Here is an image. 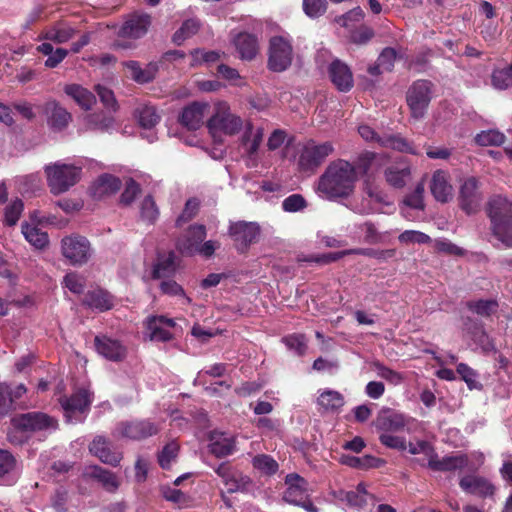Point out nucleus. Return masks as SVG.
I'll list each match as a JSON object with an SVG mask.
<instances>
[{
  "instance_id": "72a5a7b5",
  "label": "nucleus",
  "mask_w": 512,
  "mask_h": 512,
  "mask_svg": "<svg viewBox=\"0 0 512 512\" xmlns=\"http://www.w3.org/2000/svg\"><path fill=\"white\" fill-rule=\"evenodd\" d=\"M120 187L119 178L111 174H103L93 183L91 193L95 198H103L116 193Z\"/></svg>"
},
{
  "instance_id": "4c0bfd02",
  "label": "nucleus",
  "mask_w": 512,
  "mask_h": 512,
  "mask_svg": "<svg viewBox=\"0 0 512 512\" xmlns=\"http://www.w3.org/2000/svg\"><path fill=\"white\" fill-rule=\"evenodd\" d=\"M423 194H424L423 184H418L413 192H411L405 196V198L403 200V204L401 206V212L405 218L411 219L409 209H414V210H423L424 209Z\"/></svg>"
},
{
  "instance_id": "dca6fc26",
  "label": "nucleus",
  "mask_w": 512,
  "mask_h": 512,
  "mask_svg": "<svg viewBox=\"0 0 512 512\" xmlns=\"http://www.w3.org/2000/svg\"><path fill=\"white\" fill-rule=\"evenodd\" d=\"M146 335L151 341L166 342L172 338L175 321L164 316H150L146 322Z\"/></svg>"
},
{
  "instance_id": "412c9836",
  "label": "nucleus",
  "mask_w": 512,
  "mask_h": 512,
  "mask_svg": "<svg viewBox=\"0 0 512 512\" xmlns=\"http://www.w3.org/2000/svg\"><path fill=\"white\" fill-rule=\"evenodd\" d=\"M94 346L98 354L110 361H121L127 353L126 347L119 340L107 336H96Z\"/></svg>"
},
{
  "instance_id": "f03ea898",
  "label": "nucleus",
  "mask_w": 512,
  "mask_h": 512,
  "mask_svg": "<svg viewBox=\"0 0 512 512\" xmlns=\"http://www.w3.org/2000/svg\"><path fill=\"white\" fill-rule=\"evenodd\" d=\"M489 216L494 236L507 248L512 247V202L501 195L489 201Z\"/></svg>"
},
{
  "instance_id": "1a4fd4ad",
  "label": "nucleus",
  "mask_w": 512,
  "mask_h": 512,
  "mask_svg": "<svg viewBox=\"0 0 512 512\" xmlns=\"http://www.w3.org/2000/svg\"><path fill=\"white\" fill-rule=\"evenodd\" d=\"M61 250L63 256L72 265H83L92 255L90 242L80 235L64 237L61 241Z\"/></svg>"
},
{
  "instance_id": "f257e3e1",
  "label": "nucleus",
  "mask_w": 512,
  "mask_h": 512,
  "mask_svg": "<svg viewBox=\"0 0 512 512\" xmlns=\"http://www.w3.org/2000/svg\"><path fill=\"white\" fill-rule=\"evenodd\" d=\"M383 160L381 155L365 152L358 157L356 166L345 160L332 162L319 180L318 190L327 198L349 195L361 174H367L378 167Z\"/></svg>"
},
{
  "instance_id": "c85d7f7f",
  "label": "nucleus",
  "mask_w": 512,
  "mask_h": 512,
  "mask_svg": "<svg viewBox=\"0 0 512 512\" xmlns=\"http://www.w3.org/2000/svg\"><path fill=\"white\" fill-rule=\"evenodd\" d=\"M475 141L480 146H498L504 144V149L509 158L512 159V131L505 136L497 130H487L478 133Z\"/></svg>"
},
{
  "instance_id": "6ab92c4d",
  "label": "nucleus",
  "mask_w": 512,
  "mask_h": 512,
  "mask_svg": "<svg viewBox=\"0 0 512 512\" xmlns=\"http://www.w3.org/2000/svg\"><path fill=\"white\" fill-rule=\"evenodd\" d=\"M460 488L468 494L481 498L492 497L495 486L485 477L478 475H466L459 481Z\"/></svg>"
},
{
  "instance_id": "ddd939ff",
  "label": "nucleus",
  "mask_w": 512,
  "mask_h": 512,
  "mask_svg": "<svg viewBox=\"0 0 512 512\" xmlns=\"http://www.w3.org/2000/svg\"><path fill=\"white\" fill-rule=\"evenodd\" d=\"M459 202L461 209L468 215L476 213L481 204L478 181L474 177L466 178L460 186Z\"/></svg>"
},
{
  "instance_id": "6e6552de",
  "label": "nucleus",
  "mask_w": 512,
  "mask_h": 512,
  "mask_svg": "<svg viewBox=\"0 0 512 512\" xmlns=\"http://www.w3.org/2000/svg\"><path fill=\"white\" fill-rule=\"evenodd\" d=\"M91 402L92 394L86 388L77 390L69 397H61L60 404L66 421L69 423L82 421L83 415L88 410Z\"/></svg>"
},
{
  "instance_id": "423d86ee",
  "label": "nucleus",
  "mask_w": 512,
  "mask_h": 512,
  "mask_svg": "<svg viewBox=\"0 0 512 512\" xmlns=\"http://www.w3.org/2000/svg\"><path fill=\"white\" fill-rule=\"evenodd\" d=\"M293 60L291 39L285 36H274L269 41L268 68L273 72L287 70Z\"/></svg>"
},
{
  "instance_id": "e433bc0d",
  "label": "nucleus",
  "mask_w": 512,
  "mask_h": 512,
  "mask_svg": "<svg viewBox=\"0 0 512 512\" xmlns=\"http://www.w3.org/2000/svg\"><path fill=\"white\" fill-rule=\"evenodd\" d=\"M83 303L91 309L105 311L113 307V297L102 289H94L87 293Z\"/></svg>"
},
{
  "instance_id": "49530a36",
  "label": "nucleus",
  "mask_w": 512,
  "mask_h": 512,
  "mask_svg": "<svg viewBox=\"0 0 512 512\" xmlns=\"http://www.w3.org/2000/svg\"><path fill=\"white\" fill-rule=\"evenodd\" d=\"M206 237V229L203 225H193L190 226L189 229L185 232V234L180 237L177 241L178 250L184 254L188 255V252L182 247L184 242L197 243L199 245Z\"/></svg>"
},
{
  "instance_id": "ea45409f",
  "label": "nucleus",
  "mask_w": 512,
  "mask_h": 512,
  "mask_svg": "<svg viewBox=\"0 0 512 512\" xmlns=\"http://www.w3.org/2000/svg\"><path fill=\"white\" fill-rule=\"evenodd\" d=\"M114 125V119L101 113L86 115L82 120V128L85 130L108 131Z\"/></svg>"
},
{
  "instance_id": "f3484780",
  "label": "nucleus",
  "mask_w": 512,
  "mask_h": 512,
  "mask_svg": "<svg viewBox=\"0 0 512 512\" xmlns=\"http://www.w3.org/2000/svg\"><path fill=\"white\" fill-rule=\"evenodd\" d=\"M285 484L287 485L283 495L285 502L298 506L303 500L308 499V483L298 474H288L285 478Z\"/></svg>"
},
{
  "instance_id": "338daca9",
  "label": "nucleus",
  "mask_w": 512,
  "mask_h": 512,
  "mask_svg": "<svg viewBox=\"0 0 512 512\" xmlns=\"http://www.w3.org/2000/svg\"><path fill=\"white\" fill-rule=\"evenodd\" d=\"M374 368L379 377L390 382L393 385H398L403 380V377L400 373L384 366L379 362L374 363Z\"/></svg>"
},
{
  "instance_id": "09e8293b",
  "label": "nucleus",
  "mask_w": 512,
  "mask_h": 512,
  "mask_svg": "<svg viewBox=\"0 0 512 512\" xmlns=\"http://www.w3.org/2000/svg\"><path fill=\"white\" fill-rule=\"evenodd\" d=\"M491 84L495 89L505 90L512 85V64L495 69L491 75Z\"/></svg>"
},
{
  "instance_id": "864d4df0",
  "label": "nucleus",
  "mask_w": 512,
  "mask_h": 512,
  "mask_svg": "<svg viewBox=\"0 0 512 512\" xmlns=\"http://www.w3.org/2000/svg\"><path fill=\"white\" fill-rule=\"evenodd\" d=\"M140 216L148 224H153L158 219L159 210L151 196H146L141 202Z\"/></svg>"
},
{
  "instance_id": "69168bd1",
  "label": "nucleus",
  "mask_w": 512,
  "mask_h": 512,
  "mask_svg": "<svg viewBox=\"0 0 512 512\" xmlns=\"http://www.w3.org/2000/svg\"><path fill=\"white\" fill-rule=\"evenodd\" d=\"M307 203L302 195L292 194L282 202V208L285 212L295 213L303 210Z\"/></svg>"
},
{
  "instance_id": "c756f323",
  "label": "nucleus",
  "mask_w": 512,
  "mask_h": 512,
  "mask_svg": "<svg viewBox=\"0 0 512 512\" xmlns=\"http://www.w3.org/2000/svg\"><path fill=\"white\" fill-rule=\"evenodd\" d=\"M329 76L338 90L346 92L353 87V76L349 67L339 60L329 66Z\"/></svg>"
},
{
  "instance_id": "6e6d98bb",
  "label": "nucleus",
  "mask_w": 512,
  "mask_h": 512,
  "mask_svg": "<svg viewBox=\"0 0 512 512\" xmlns=\"http://www.w3.org/2000/svg\"><path fill=\"white\" fill-rule=\"evenodd\" d=\"M288 350L298 356L304 355L307 349V339L303 334H291L282 339Z\"/></svg>"
},
{
  "instance_id": "9b49d317",
  "label": "nucleus",
  "mask_w": 512,
  "mask_h": 512,
  "mask_svg": "<svg viewBox=\"0 0 512 512\" xmlns=\"http://www.w3.org/2000/svg\"><path fill=\"white\" fill-rule=\"evenodd\" d=\"M334 151L331 142L315 144L307 143L299 156V166L303 170H313L319 166Z\"/></svg>"
},
{
  "instance_id": "f704fd0d",
  "label": "nucleus",
  "mask_w": 512,
  "mask_h": 512,
  "mask_svg": "<svg viewBox=\"0 0 512 512\" xmlns=\"http://www.w3.org/2000/svg\"><path fill=\"white\" fill-rule=\"evenodd\" d=\"M64 92L85 110H90L96 102L94 94L79 84L66 85Z\"/></svg>"
},
{
  "instance_id": "4468645a",
  "label": "nucleus",
  "mask_w": 512,
  "mask_h": 512,
  "mask_svg": "<svg viewBox=\"0 0 512 512\" xmlns=\"http://www.w3.org/2000/svg\"><path fill=\"white\" fill-rule=\"evenodd\" d=\"M229 232L237 250L244 252L251 243L256 241L260 228L253 222H237L230 226Z\"/></svg>"
},
{
  "instance_id": "393cba45",
  "label": "nucleus",
  "mask_w": 512,
  "mask_h": 512,
  "mask_svg": "<svg viewBox=\"0 0 512 512\" xmlns=\"http://www.w3.org/2000/svg\"><path fill=\"white\" fill-rule=\"evenodd\" d=\"M387 183L395 188H403L411 179V167L407 161L401 159L384 171Z\"/></svg>"
},
{
  "instance_id": "aec40b11",
  "label": "nucleus",
  "mask_w": 512,
  "mask_h": 512,
  "mask_svg": "<svg viewBox=\"0 0 512 512\" xmlns=\"http://www.w3.org/2000/svg\"><path fill=\"white\" fill-rule=\"evenodd\" d=\"M151 24V17L145 13L131 15L119 30L122 38L139 39L143 37Z\"/></svg>"
},
{
  "instance_id": "7c9ffc66",
  "label": "nucleus",
  "mask_w": 512,
  "mask_h": 512,
  "mask_svg": "<svg viewBox=\"0 0 512 512\" xmlns=\"http://www.w3.org/2000/svg\"><path fill=\"white\" fill-rule=\"evenodd\" d=\"M209 442V451L218 458L228 456L235 451V439L226 433L211 432Z\"/></svg>"
},
{
  "instance_id": "3c124183",
  "label": "nucleus",
  "mask_w": 512,
  "mask_h": 512,
  "mask_svg": "<svg viewBox=\"0 0 512 512\" xmlns=\"http://www.w3.org/2000/svg\"><path fill=\"white\" fill-rule=\"evenodd\" d=\"M179 452V445L176 441L167 443L158 454V462L161 468L169 469L176 461Z\"/></svg>"
},
{
  "instance_id": "0eeeda50",
  "label": "nucleus",
  "mask_w": 512,
  "mask_h": 512,
  "mask_svg": "<svg viewBox=\"0 0 512 512\" xmlns=\"http://www.w3.org/2000/svg\"><path fill=\"white\" fill-rule=\"evenodd\" d=\"M432 83L427 80L415 81L407 91L406 100L411 116L420 120L425 116L432 99Z\"/></svg>"
},
{
  "instance_id": "e2e57ef3",
  "label": "nucleus",
  "mask_w": 512,
  "mask_h": 512,
  "mask_svg": "<svg viewBox=\"0 0 512 512\" xmlns=\"http://www.w3.org/2000/svg\"><path fill=\"white\" fill-rule=\"evenodd\" d=\"M24 204L22 200L15 199L5 208V222L12 226L17 223L23 211Z\"/></svg>"
},
{
  "instance_id": "c9c22d12",
  "label": "nucleus",
  "mask_w": 512,
  "mask_h": 512,
  "mask_svg": "<svg viewBox=\"0 0 512 512\" xmlns=\"http://www.w3.org/2000/svg\"><path fill=\"white\" fill-rule=\"evenodd\" d=\"M234 45L240 57L245 60H251L258 52L257 38L248 33H239L234 38Z\"/></svg>"
},
{
  "instance_id": "39448f33",
  "label": "nucleus",
  "mask_w": 512,
  "mask_h": 512,
  "mask_svg": "<svg viewBox=\"0 0 512 512\" xmlns=\"http://www.w3.org/2000/svg\"><path fill=\"white\" fill-rule=\"evenodd\" d=\"M241 118L230 111V106L225 101H219L214 105V111L207 121V128L214 139L221 134L234 135L242 128Z\"/></svg>"
},
{
  "instance_id": "4d7b16f0",
  "label": "nucleus",
  "mask_w": 512,
  "mask_h": 512,
  "mask_svg": "<svg viewBox=\"0 0 512 512\" xmlns=\"http://www.w3.org/2000/svg\"><path fill=\"white\" fill-rule=\"evenodd\" d=\"M327 0H303V11L311 19H316L325 14Z\"/></svg>"
},
{
  "instance_id": "603ef678",
  "label": "nucleus",
  "mask_w": 512,
  "mask_h": 512,
  "mask_svg": "<svg viewBox=\"0 0 512 512\" xmlns=\"http://www.w3.org/2000/svg\"><path fill=\"white\" fill-rule=\"evenodd\" d=\"M200 24L196 19H188L182 23L173 35V42L181 45L186 39L192 37L199 30Z\"/></svg>"
},
{
  "instance_id": "9d476101",
  "label": "nucleus",
  "mask_w": 512,
  "mask_h": 512,
  "mask_svg": "<svg viewBox=\"0 0 512 512\" xmlns=\"http://www.w3.org/2000/svg\"><path fill=\"white\" fill-rule=\"evenodd\" d=\"M358 132L365 141L373 142L381 147H387L414 155L418 154L414 147L400 136H379L368 125H360L358 127Z\"/></svg>"
},
{
  "instance_id": "79ce46f5",
  "label": "nucleus",
  "mask_w": 512,
  "mask_h": 512,
  "mask_svg": "<svg viewBox=\"0 0 512 512\" xmlns=\"http://www.w3.org/2000/svg\"><path fill=\"white\" fill-rule=\"evenodd\" d=\"M37 50L44 55H47L48 58L45 61V66L47 68H55L57 67L68 55V50L64 48L53 49V46L49 42H44L38 46Z\"/></svg>"
},
{
  "instance_id": "680f3d73",
  "label": "nucleus",
  "mask_w": 512,
  "mask_h": 512,
  "mask_svg": "<svg viewBox=\"0 0 512 512\" xmlns=\"http://www.w3.org/2000/svg\"><path fill=\"white\" fill-rule=\"evenodd\" d=\"M380 442L391 449L399 451L407 450L406 439L402 436L395 435V433H381L379 435Z\"/></svg>"
},
{
  "instance_id": "052dcab7",
  "label": "nucleus",
  "mask_w": 512,
  "mask_h": 512,
  "mask_svg": "<svg viewBox=\"0 0 512 512\" xmlns=\"http://www.w3.org/2000/svg\"><path fill=\"white\" fill-rule=\"evenodd\" d=\"M468 308L481 316H489L497 310L498 304L494 300H478L468 302Z\"/></svg>"
},
{
  "instance_id": "7ed1b4c3",
  "label": "nucleus",
  "mask_w": 512,
  "mask_h": 512,
  "mask_svg": "<svg viewBox=\"0 0 512 512\" xmlns=\"http://www.w3.org/2000/svg\"><path fill=\"white\" fill-rule=\"evenodd\" d=\"M14 431L8 434L12 443L18 444L22 439H18L14 433L17 432H48L51 433L58 428L57 420L42 412H29L15 416L12 419Z\"/></svg>"
},
{
  "instance_id": "0e129e2a",
  "label": "nucleus",
  "mask_w": 512,
  "mask_h": 512,
  "mask_svg": "<svg viewBox=\"0 0 512 512\" xmlns=\"http://www.w3.org/2000/svg\"><path fill=\"white\" fill-rule=\"evenodd\" d=\"M398 239L403 244H426L431 241L427 234L416 230H406L399 235Z\"/></svg>"
},
{
  "instance_id": "5fc2aeb1",
  "label": "nucleus",
  "mask_w": 512,
  "mask_h": 512,
  "mask_svg": "<svg viewBox=\"0 0 512 512\" xmlns=\"http://www.w3.org/2000/svg\"><path fill=\"white\" fill-rule=\"evenodd\" d=\"M92 475L102 483L107 491L113 492L117 490L119 482L112 472L96 466L93 468Z\"/></svg>"
},
{
  "instance_id": "2eb2a0df",
  "label": "nucleus",
  "mask_w": 512,
  "mask_h": 512,
  "mask_svg": "<svg viewBox=\"0 0 512 512\" xmlns=\"http://www.w3.org/2000/svg\"><path fill=\"white\" fill-rule=\"evenodd\" d=\"M407 423L408 419L403 414L386 408L379 411L373 425L381 434L403 431Z\"/></svg>"
},
{
  "instance_id": "c03bdc74",
  "label": "nucleus",
  "mask_w": 512,
  "mask_h": 512,
  "mask_svg": "<svg viewBox=\"0 0 512 512\" xmlns=\"http://www.w3.org/2000/svg\"><path fill=\"white\" fill-rule=\"evenodd\" d=\"M176 270V257L173 252L160 255L154 266L153 275L155 278L168 277Z\"/></svg>"
},
{
  "instance_id": "de8ad7c7",
  "label": "nucleus",
  "mask_w": 512,
  "mask_h": 512,
  "mask_svg": "<svg viewBox=\"0 0 512 512\" xmlns=\"http://www.w3.org/2000/svg\"><path fill=\"white\" fill-rule=\"evenodd\" d=\"M350 506L362 508L373 501V496L368 493L364 483L358 484L355 491H349L345 497Z\"/></svg>"
},
{
  "instance_id": "20e7f679",
  "label": "nucleus",
  "mask_w": 512,
  "mask_h": 512,
  "mask_svg": "<svg viewBox=\"0 0 512 512\" xmlns=\"http://www.w3.org/2000/svg\"><path fill=\"white\" fill-rule=\"evenodd\" d=\"M44 172L51 192L58 195L78 182L81 169L73 164L57 161L46 165Z\"/></svg>"
},
{
  "instance_id": "2f4dec72",
  "label": "nucleus",
  "mask_w": 512,
  "mask_h": 512,
  "mask_svg": "<svg viewBox=\"0 0 512 512\" xmlns=\"http://www.w3.org/2000/svg\"><path fill=\"white\" fill-rule=\"evenodd\" d=\"M18 478L19 472L14 456L10 452L0 449V484L13 485Z\"/></svg>"
},
{
  "instance_id": "4be33fe9",
  "label": "nucleus",
  "mask_w": 512,
  "mask_h": 512,
  "mask_svg": "<svg viewBox=\"0 0 512 512\" xmlns=\"http://www.w3.org/2000/svg\"><path fill=\"white\" fill-rule=\"evenodd\" d=\"M208 110V103L194 102L183 109L180 123L189 130H197L203 125Z\"/></svg>"
},
{
  "instance_id": "cd10ccee",
  "label": "nucleus",
  "mask_w": 512,
  "mask_h": 512,
  "mask_svg": "<svg viewBox=\"0 0 512 512\" xmlns=\"http://www.w3.org/2000/svg\"><path fill=\"white\" fill-rule=\"evenodd\" d=\"M89 450L93 455L98 457L100 461L112 466H117L122 459V454L117 451H112L109 447V442L102 436H97L93 439Z\"/></svg>"
},
{
  "instance_id": "bb28decb",
  "label": "nucleus",
  "mask_w": 512,
  "mask_h": 512,
  "mask_svg": "<svg viewBox=\"0 0 512 512\" xmlns=\"http://www.w3.org/2000/svg\"><path fill=\"white\" fill-rule=\"evenodd\" d=\"M428 466L434 471L461 470L469 466V458L464 454H456L439 459L438 456L434 454L428 459Z\"/></svg>"
},
{
  "instance_id": "b1692460",
  "label": "nucleus",
  "mask_w": 512,
  "mask_h": 512,
  "mask_svg": "<svg viewBox=\"0 0 512 512\" xmlns=\"http://www.w3.org/2000/svg\"><path fill=\"white\" fill-rule=\"evenodd\" d=\"M216 474L221 477L224 486L229 493L240 491L249 483V478L233 470L226 463L220 464L215 469Z\"/></svg>"
},
{
  "instance_id": "bf43d9fd",
  "label": "nucleus",
  "mask_w": 512,
  "mask_h": 512,
  "mask_svg": "<svg viewBox=\"0 0 512 512\" xmlns=\"http://www.w3.org/2000/svg\"><path fill=\"white\" fill-rule=\"evenodd\" d=\"M64 286L74 294L83 292L86 279L83 275L77 272L67 273L63 280Z\"/></svg>"
},
{
  "instance_id": "13d9d810",
  "label": "nucleus",
  "mask_w": 512,
  "mask_h": 512,
  "mask_svg": "<svg viewBox=\"0 0 512 512\" xmlns=\"http://www.w3.org/2000/svg\"><path fill=\"white\" fill-rule=\"evenodd\" d=\"M253 466L268 475L274 474L278 470V463L271 456L265 454L255 456Z\"/></svg>"
},
{
  "instance_id": "37998d69",
  "label": "nucleus",
  "mask_w": 512,
  "mask_h": 512,
  "mask_svg": "<svg viewBox=\"0 0 512 512\" xmlns=\"http://www.w3.org/2000/svg\"><path fill=\"white\" fill-rule=\"evenodd\" d=\"M25 239L35 248L43 249L48 244V235L37 226L25 223L22 225Z\"/></svg>"
},
{
  "instance_id": "8fccbe9b",
  "label": "nucleus",
  "mask_w": 512,
  "mask_h": 512,
  "mask_svg": "<svg viewBox=\"0 0 512 512\" xmlns=\"http://www.w3.org/2000/svg\"><path fill=\"white\" fill-rule=\"evenodd\" d=\"M182 245V247L188 252V256L199 254L204 257L212 256L214 251L219 247V244L212 240L204 243L201 242L199 245H197V243L192 244L186 241Z\"/></svg>"
},
{
  "instance_id": "a19ab883",
  "label": "nucleus",
  "mask_w": 512,
  "mask_h": 512,
  "mask_svg": "<svg viewBox=\"0 0 512 512\" xmlns=\"http://www.w3.org/2000/svg\"><path fill=\"white\" fill-rule=\"evenodd\" d=\"M75 35V30L65 24H58L44 32L43 38L48 41H52L57 44H62L70 39H72Z\"/></svg>"
},
{
  "instance_id": "f8f14e48",
  "label": "nucleus",
  "mask_w": 512,
  "mask_h": 512,
  "mask_svg": "<svg viewBox=\"0 0 512 512\" xmlns=\"http://www.w3.org/2000/svg\"><path fill=\"white\" fill-rule=\"evenodd\" d=\"M159 428L150 420L121 422L115 428V434L132 440H141L155 435Z\"/></svg>"
},
{
  "instance_id": "a211bd4d",
  "label": "nucleus",
  "mask_w": 512,
  "mask_h": 512,
  "mask_svg": "<svg viewBox=\"0 0 512 512\" xmlns=\"http://www.w3.org/2000/svg\"><path fill=\"white\" fill-rule=\"evenodd\" d=\"M430 191L436 201L447 203L453 199L454 189L447 171L436 170L431 177Z\"/></svg>"
},
{
  "instance_id": "5701e85b",
  "label": "nucleus",
  "mask_w": 512,
  "mask_h": 512,
  "mask_svg": "<svg viewBox=\"0 0 512 512\" xmlns=\"http://www.w3.org/2000/svg\"><path fill=\"white\" fill-rule=\"evenodd\" d=\"M136 117L140 126L145 130L142 137L146 138L150 143L156 139V134L153 128L159 123L160 115L157 113L156 108L151 105H142L136 110Z\"/></svg>"
},
{
  "instance_id": "a18cd8bd",
  "label": "nucleus",
  "mask_w": 512,
  "mask_h": 512,
  "mask_svg": "<svg viewBox=\"0 0 512 512\" xmlns=\"http://www.w3.org/2000/svg\"><path fill=\"white\" fill-rule=\"evenodd\" d=\"M318 404L327 411H336L344 405V397L338 391L325 389L318 397Z\"/></svg>"
},
{
  "instance_id": "473e14b6",
  "label": "nucleus",
  "mask_w": 512,
  "mask_h": 512,
  "mask_svg": "<svg viewBox=\"0 0 512 512\" xmlns=\"http://www.w3.org/2000/svg\"><path fill=\"white\" fill-rule=\"evenodd\" d=\"M45 113L49 125L55 130L64 129L71 121V114L56 101H49L45 105Z\"/></svg>"
},
{
  "instance_id": "774afa93",
  "label": "nucleus",
  "mask_w": 512,
  "mask_h": 512,
  "mask_svg": "<svg viewBox=\"0 0 512 512\" xmlns=\"http://www.w3.org/2000/svg\"><path fill=\"white\" fill-rule=\"evenodd\" d=\"M220 55L216 51H204L196 49L191 52V65H199L201 63H213L219 59Z\"/></svg>"
},
{
  "instance_id": "58836bf2",
  "label": "nucleus",
  "mask_w": 512,
  "mask_h": 512,
  "mask_svg": "<svg viewBox=\"0 0 512 512\" xmlns=\"http://www.w3.org/2000/svg\"><path fill=\"white\" fill-rule=\"evenodd\" d=\"M263 140V130L261 128H254L248 124L242 136V145L249 155H253L258 151V148Z\"/></svg>"
},
{
  "instance_id": "a878e982",
  "label": "nucleus",
  "mask_w": 512,
  "mask_h": 512,
  "mask_svg": "<svg viewBox=\"0 0 512 512\" xmlns=\"http://www.w3.org/2000/svg\"><path fill=\"white\" fill-rule=\"evenodd\" d=\"M123 66L127 70L129 77L139 84L153 81L159 69L156 62H150L143 68L135 60L125 61Z\"/></svg>"
}]
</instances>
